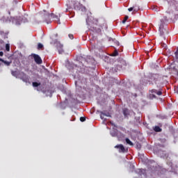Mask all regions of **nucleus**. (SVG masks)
<instances>
[{
    "label": "nucleus",
    "mask_w": 178,
    "mask_h": 178,
    "mask_svg": "<svg viewBox=\"0 0 178 178\" xmlns=\"http://www.w3.org/2000/svg\"><path fill=\"white\" fill-rule=\"evenodd\" d=\"M152 81L155 83L158 88H161V87L163 86V82H162V78L159 76V75L157 74H150L149 75V80L144 79L143 86H147V84H149V86H153L154 83H152Z\"/></svg>",
    "instance_id": "1"
},
{
    "label": "nucleus",
    "mask_w": 178,
    "mask_h": 178,
    "mask_svg": "<svg viewBox=\"0 0 178 178\" xmlns=\"http://www.w3.org/2000/svg\"><path fill=\"white\" fill-rule=\"evenodd\" d=\"M170 19H172V17H170V13H168V15L163 17V18L161 19V23L159 28L160 35H164L165 33H168V31H166V26H168L169 20Z\"/></svg>",
    "instance_id": "2"
},
{
    "label": "nucleus",
    "mask_w": 178,
    "mask_h": 178,
    "mask_svg": "<svg viewBox=\"0 0 178 178\" xmlns=\"http://www.w3.org/2000/svg\"><path fill=\"white\" fill-rule=\"evenodd\" d=\"M163 148H165L163 145H159L154 151L158 156H160V158H163V159H166V158L169 156V154H168V153L163 150Z\"/></svg>",
    "instance_id": "3"
},
{
    "label": "nucleus",
    "mask_w": 178,
    "mask_h": 178,
    "mask_svg": "<svg viewBox=\"0 0 178 178\" xmlns=\"http://www.w3.org/2000/svg\"><path fill=\"white\" fill-rule=\"evenodd\" d=\"M40 16L42 19V21L44 22V23H47V24H50V23H51V14L48 13L47 10H44L42 12H41Z\"/></svg>",
    "instance_id": "4"
},
{
    "label": "nucleus",
    "mask_w": 178,
    "mask_h": 178,
    "mask_svg": "<svg viewBox=\"0 0 178 178\" xmlns=\"http://www.w3.org/2000/svg\"><path fill=\"white\" fill-rule=\"evenodd\" d=\"M127 65L126 61L121 60L115 67L112 68V72L113 73H117L118 71L123 70V69H125Z\"/></svg>",
    "instance_id": "5"
},
{
    "label": "nucleus",
    "mask_w": 178,
    "mask_h": 178,
    "mask_svg": "<svg viewBox=\"0 0 178 178\" xmlns=\"http://www.w3.org/2000/svg\"><path fill=\"white\" fill-rule=\"evenodd\" d=\"M28 20L26 17H18L15 18L13 21V23L15 24V26H20L22 23H27Z\"/></svg>",
    "instance_id": "6"
},
{
    "label": "nucleus",
    "mask_w": 178,
    "mask_h": 178,
    "mask_svg": "<svg viewBox=\"0 0 178 178\" xmlns=\"http://www.w3.org/2000/svg\"><path fill=\"white\" fill-rule=\"evenodd\" d=\"M20 79V80H22V81H24V83H29V84H30V79H29V76H27V74H26V73L22 72H19V78Z\"/></svg>",
    "instance_id": "7"
},
{
    "label": "nucleus",
    "mask_w": 178,
    "mask_h": 178,
    "mask_svg": "<svg viewBox=\"0 0 178 178\" xmlns=\"http://www.w3.org/2000/svg\"><path fill=\"white\" fill-rule=\"evenodd\" d=\"M148 169L152 170V172H156L158 170V167L156 166V163L154 161H149L148 163Z\"/></svg>",
    "instance_id": "8"
},
{
    "label": "nucleus",
    "mask_w": 178,
    "mask_h": 178,
    "mask_svg": "<svg viewBox=\"0 0 178 178\" xmlns=\"http://www.w3.org/2000/svg\"><path fill=\"white\" fill-rule=\"evenodd\" d=\"M115 148H116L117 149H119V152H122L123 154H124V152H127V151H129V149L124 148V146H123V145H122V144L115 145Z\"/></svg>",
    "instance_id": "9"
},
{
    "label": "nucleus",
    "mask_w": 178,
    "mask_h": 178,
    "mask_svg": "<svg viewBox=\"0 0 178 178\" xmlns=\"http://www.w3.org/2000/svg\"><path fill=\"white\" fill-rule=\"evenodd\" d=\"M32 56L34 58V60L37 65H41L42 63V59H41V57L38 54H32Z\"/></svg>",
    "instance_id": "10"
},
{
    "label": "nucleus",
    "mask_w": 178,
    "mask_h": 178,
    "mask_svg": "<svg viewBox=\"0 0 178 178\" xmlns=\"http://www.w3.org/2000/svg\"><path fill=\"white\" fill-rule=\"evenodd\" d=\"M55 44L58 49V54H63V44H60V42H56Z\"/></svg>",
    "instance_id": "11"
},
{
    "label": "nucleus",
    "mask_w": 178,
    "mask_h": 178,
    "mask_svg": "<svg viewBox=\"0 0 178 178\" xmlns=\"http://www.w3.org/2000/svg\"><path fill=\"white\" fill-rule=\"evenodd\" d=\"M81 59L86 62V63H92L94 62V58L91 57V56H87L86 57H81Z\"/></svg>",
    "instance_id": "12"
},
{
    "label": "nucleus",
    "mask_w": 178,
    "mask_h": 178,
    "mask_svg": "<svg viewBox=\"0 0 178 178\" xmlns=\"http://www.w3.org/2000/svg\"><path fill=\"white\" fill-rule=\"evenodd\" d=\"M89 30H91V31H93V33H101V29L97 28V26H95L94 25L88 26Z\"/></svg>",
    "instance_id": "13"
},
{
    "label": "nucleus",
    "mask_w": 178,
    "mask_h": 178,
    "mask_svg": "<svg viewBox=\"0 0 178 178\" xmlns=\"http://www.w3.org/2000/svg\"><path fill=\"white\" fill-rule=\"evenodd\" d=\"M59 17H60V15L58 16L54 13H51V19H54L55 22H57L58 24H60V20L59 19Z\"/></svg>",
    "instance_id": "14"
},
{
    "label": "nucleus",
    "mask_w": 178,
    "mask_h": 178,
    "mask_svg": "<svg viewBox=\"0 0 178 178\" xmlns=\"http://www.w3.org/2000/svg\"><path fill=\"white\" fill-rule=\"evenodd\" d=\"M81 6H83V5L79 1H75L74 3V9H75V10H80Z\"/></svg>",
    "instance_id": "15"
},
{
    "label": "nucleus",
    "mask_w": 178,
    "mask_h": 178,
    "mask_svg": "<svg viewBox=\"0 0 178 178\" xmlns=\"http://www.w3.org/2000/svg\"><path fill=\"white\" fill-rule=\"evenodd\" d=\"M118 132L119 131H118L117 129L113 128V129L110 131V134L112 137H117Z\"/></svg>",
    "instance_id": "16"
},
{
    "label": "nucleus",
    "mask_w": 178,
    "mask_h": 178,
    "mask_svg": "<svg viewBox=\"0 0 178 178\" xmlns=\"http://www.w3.org/2000/svg\"><path fill=\"white\" fill-rule=\"evenodd\" d=\"M167 1L170 6H176V5H177V1H176V0H167Z\"/></svg>",
    "instance_id": "17"
},
{
    "label": "nucleus",
    "mask_w": 178,
    "mask_h": 178,
    "mask_svg": "<svg viewBox=\"0 0 178 178\" xmlns=\"http://www.w3.org/2000/svg\"><path fill=\"white\" fill-rule=\"evenodd\" d=\"M152 94H156L157 95H162V91L157 90L156 89H152L151 90Z\"/></svg>",
    "instance_id": "18"
},
{
    "label": "nucleus",
    "mask_w": 178,
    "mask_h": 178,
    "mask_svg": "<svg viewBox=\"0 0 178 178\" xmlns=\"http://www.w3.org/2000/svg\"><path fill=\"white\" fill-rule=\"evenodd\" d=\"M117 138L119 140V141H120L122 139L124 138V135H123V134H122L121 132L118 131Z\"/></svg>",
    "instance_id": "19"
},
{
    "label": "nucleus",
    "mask_w": 178,
    "mask_h": 178,
    "mask_svg": "<svg viewBox=\"0 0 178 178\" xmlns=\"http://www.w3.org/2000/svg\"><path fill=\"white\" fill-rule=\"evenodd\" d=\"M11 74L14 76V77H16V79H19V76H20V72H17L16 71H12Z\"/></svg>",
    "instance_id": "20"
},
{
    "label": "nucleus",
    "mask_w": 178,
    "mask_h": 178,
    "mask_svg": "<svg viewBox=\"0 0 178 178\" xmlns=\"http://www.w3.org/2000/svg\"><path fill=\"white\" fill-rule=\"evenodd\" d=\"M0 60L2 62V63L5 64L6 66H10V63H12V62H9V61H6L4 60L3 59L0 58Z\"/></svg>",
    "instance_id": "21"
},
{
    "label": "nucleus",
    "mask_w": 178,
    "mask_h": 178,
    "mask_svg": "<svg viewBox=\"0 0 178 178\" xmlns=\"http://www.w3.org/2000/svg\"><path fill=\"white\" fill-rule=\"evenodd\" d=\"M46 94V97H52V91L51 90H47L44 92Z\"/></svg>",
    "instance_id": "22"
},
{
    "label": "nucleus",
    "mask_w": 178,
    "mask_h": 178,
    "mask_svg": "<svg viewBox=\"0 0 178 178\" xmlns=\"http://www.w3.org/2000/svg\"><path fill=\"white\" fill-rule=\"evenodd\" d=\"M154 130L156 133H161V131H162V129H161V127H159V126L154 127Z\"/></svg>",
    "instance_id": "23"
},
{
    "label": "nucleus",
    "mask_w": 178,
    "mask_h": 178,
    "mask_svg": "<svg viewBox=\"0 0 178 178\" xmlns=\"http://www.w3.org/2000/svg\"><path fill=\"white\" fill-rule=\"evenodd\" d=\"M1 20L2 22H3V23H8V22H9V17H6L3 16V17H2Z\"/></svg>",
    "instance_id": "24"
},
{
    "label": "nucleus",
    "mask_w": 178,
    "mask_h": 178,
    "mask_svg": "<svg viewBox=\"0 0 178 178\" xmlns=\"http://www.w3.org/2000/svg\"><path fill=\"white\" fill-rule=\"evenodd\" d=\"M97 112H99L103 116H107V118H111V114L109 113H105L103 111H97Z\"/></svg>",
    "instance_id": "25"
},
{
    "label": "nucleus",
    "mask_w": 178,
    "mask_h": 178,
    "mask_svg": "<svg viewBox=\"0 0 178 178\" xmlns=\"http://www.w3.org/2000/svg\"><path fill=\"white\" fill-rule=\"evenodd\" d=\"M32 86L33 87H38L39 86H41V83L40 82H33L32 83Z\"/></svg>",
    "instance_id": "26"
},
{
    "label": "nucleus",
    "mask_w": 178,
    "mask_h": 178,
    "mask_svg": "<svg viewBox=\"0 0 178 178\" xmlns=\"http://www.w3.org/2000/svg\"><path fill=\"white\" fill-rule=\"evenodd\" d=\"M123 115L124 116H127L129 115V110L127 108L123 109Z\"/></svg>",
    "instance_id": "27"
},
{
    "label": "nucleus",
    "mask_w": 178,
    "mask_h": 178,
    "mask_svg": "<svg viewBox=\"0 0 178 178\" xmlns=\"http://www.w3.org/2000/svg\"><path fill=\"white\" fill-rule=\"evenodd\" d=\"M125 141H126L127 144H129V145H134L133 142H131V140H130V139L127 138L125 139Z\"/></svg>",
    "instance_id": "28"
},
{
    "label": "nucleus",
    "mask_w": 178,
    "mask_h": 178,
    "mask_svg": "<svg viewBox=\"0 0 178 178\" xmlns=\"http://www.w3.org/2000/svg\"><path fill=\"white\" fill-rule=\"evenodd\" d=\"M6 51H7L8 52L10 51V44H6Z\"/></svg>",
    "instance_id": "29"
},
{
    "label": "nucleus",
    "mask_w": 178,
    "mask_h": 178,
    "mask_svg": "<svg viewBox=\"0 0 178 178\" xmlns=\"http://www.w3.org/2000/svg\"><path fill=\"white\" fill-rule=\"evenodd\" d=\"M90 20H91V18L88 17V19H86V24L88 26H91V22H90Z\"/></svg>",
    "instance_id": "30"
},
{
    "label": "nucleus",
    "mask_w": 178,
    "mask_h": 178,
    "mask_svg": "<svg viewBox=\"0 0 178 178\" xmlns=\"http://www.w3.org/2000/svg\"><path fill=\"white\" fill-rule=\"evenodd\" d=\"M42 48H44V45L42 44H41V43H38V49H41Z\"/></svg>",
    "instance_id": "31"
},
{
    "label": "nucleus",
    "mask_w": 178,
    "mask_h": 178,
    "mask_svg": "<svg viewBox=\"0 0 178 178\" xmlns=\"http://www.w3.org/2000/svg\"><path fill=\"white\" fill-rule=\"evenodd\" d=\"M129 19V16H125L124 19L122 20V23L123 24H124V23H126V22H127V19Z\"/></svg>",
    "instance_id": "32"
},
{
    "label": "nucleus",
    "mask_w": 178,
    "mask_h": 178,
    "mask_svg": "<svg viewBox=\"0 0 178 178\" xmlns=\"http://www.w3.org/2000/svg\"><path fill=\"white\" fill-rule=\"evenodd\" d=\"M134 12H138L140 8L138 6H134Z\"/></svg>",
    "instance_id": "33"
},
{
    "label": "nucleus",
    "mask_w": 178,
    "mask_h": 178,
    "mask_svg": "<svg viewBox=\"0 0 178 178\" xmlns=\"http://www.w3.org/2000/svg\"><path fill=\"white\" fill-rule=\"evenodd\" d=\"M161 47L164 48V49H166V48H168V45H166V44L165 43H161Z\"/></svg>",
    "instance_id": "34"
},
{
    "label": "nucleus",
    "mask_w": 178,
    "mask_h": 178,
    "mask_svg": "<svg viewBox=\"0 0 178 178\" xmlns=\"http://www.w3.org/2000/svg\"><path fill=\"white\" fill-rule=\"evenodd\" d=\"M80 120L81 122H86V117H81Z\"/></svg>",
    "instance_id": "35"
},
{
    "label": "nucleus",
    "mask_w": 178,
    "mask_h": 178,
    "mask_svg": "<svg viewBox=\"0 0 178 178\" xmlns=\"http://www.w3.org/2000/svg\"><path fill=\"white\" fill-rule=\"evenodd\" d=\"M175 56H176V58L177 59V62H178V47H177V49L175 52Z\"/></svg>",
    "instance_id": "36"
},
{
    "label": "nucleus",
    "mask_w": 178,
    "mask_h": 178,
    "mask_svg": "<svg viewBox=\"0 0 178 178\" xmlns=\"http://www.w3.org/2000/svg\"><path fill=\"white\" fill-rule=\"evenodd\" d=\"M68 37L69 38H70V40H73V38H74V37L72 34L68 35Z\"/></svg>",
    "instance_id": "37"
},
{
    "label": "nucleus",
    "mask_w": 178,
    "mask_h": 178,
    "mask_svg": "<svg viewBox=\"0 0 178 178\" xmlns=\"http://www.w3.org/2000/svg\"><path fill=\"white\" fill-rule=\"evenodd\" d=\"M119 55V53L118 51H115L113 54V56H118Z\"/></svg>",
    "instance_id": "38"
},
{
    "label": "nucleus",
    "mask_w": 178,
    "mask_h": 178,
    "mask_svg": "<svg viewBox=\"0 0 178 178\" xmlns=\"http://www.w3.org/2000/svg\"><path fill=\"white\" fill-rule=\"evenodd\" d=\"M134 8L131 7V8H129L128 9V10H129V12H133V10H134Z\"/></svg>",
    "instance_id": "39"
},
{
    "label": "nucleus",
    "mask_w": 178,
    "mask_h": 178,
    "mask_svg": "<svg viewBox=\"0 0 178 178\" xmlns=\"http://www.w3.org/2000/svg\"><path fill=\"white\" fill-rule=\"evenodd\" d=\"M111 124H112V126H114V127H117L116 125L113 122H111Z\"/></svg>",
    "instance_id": "40"
},
{
    "label": "nucleus",
    "mask_w": 178,
    "mask_h": 178,
    "mask_svg": "<svg viewBox=\"0 0 178 178\" xmlns=\"http://www.w3.org/2000/svg\"><path fill=\"white\" fill-rule=\"evenodd\" d=\"M0 56H3V52L0 51Z\"/></svg>",
    "instance_id": "41"
},
{
    "label": "nucleus",
    "mask_w": 178,
    "mask_h": 178,
    "mask_svg": "<svg viewBox=\"0 0 178 178\" xmlns=\"http://www.w3.org/2000/svg\"><path fill=\"white\" fill-rule=\"evenodd\" d=\"M100 118L102 120H104V116H102V114L100 115Z\"/></svg>",
    "instance_id": "42"
},
{
    "label": "nucleus",
    "mask_w": 178,
    "mask_h": 178,
    "mask_svg": "<svg viewBox=\"0 0 178 178\" xmlns=\"http://www.w3.org/2000/svg\"><path fill=\"white\" fill-rule=\"evenodd\" d=\"M153 10L157 11L158 10V8H153Z\"/></svg>",
    "instance_id": "43"
},
{
    "label": "nucleus",
    "mask_w": 178,
    "mask_h": 178,
    "mask_svg": "<svg viewBox=\"0 0 178 178\" xmlns=\"http://www.w3.org/2000/svg\"><path fill=\"white\" fill-rule=\"evenodd\" d=\"M75 86H77V81H75Z\"/></svg>",
    "instance_id": "44"
},
{
    "label": "nucleus",
    "mask_w": 178,
    "mask_h": 178,
    "mask_svg": "<svg viewBox=\"0 0 178 178\" xmlns=\"http://www.w3.org/2000/svg\"><path fill=\"white\" fill-rule=\"evenodd\" d=\"M1 62H2L1 60H0V66H1V65H2V63H1Z\"/></svg>",
    "instance_id": "45"
},
{
    "label": "nucleus",
    "mask_w": 178,
    "mask_h": 178,
    "mask_svg": "<svg viewBox=\"0 0 178 178\" xmlns=\"http://www.w3.org/2000/svg\"><path fill=\"white\" fill-rule=\"evenodd\" d=\"M15 3H17V0H15Z\"/></svg>",
    "instance_id": "46"
},
{
    "label": "nucleus",
    "mask_w": 178,
    "mask_h": 178,
    "mask_svg": "<svg viewBox=\"0 0 178 178\" xmlns=\"http://www.w3.org/2000/svg\"><path fill=\"white\" fill-rule=\"evenodd\" d=\"M8 14H10V11H9V12H8Z\"/></svg>",
    "instance_id": "47"
},
{
    "label": "nucleus",
    "mask_w": 178,
    "mask_h": 178,
    "mask_svg": "<svg viewBox=\"0 0 178 178\" xmlns=\"http://www.w3.org/2000/svg\"><path fill=\"white\" fill-rule=\"evenodd\" d=\"M83 9H86V7H83Z\"/></svg>",
    "instance_id": "48"
},
{
    "label": "nucleus",
    "mask_w": 178,
    "mask_h": 178,
    "mask_svg": "<svg viewBox=\"0 0 178 178\" xmlns=\"http://www.w3.org/2000/svg\"><path fill=\"white\" fill-rule=\"evenodd\" d=\"M132 168H134V165H133Z\"/></svg>",
    "instance_id": "49"
},
{
    "label": "nucleus",
    "mask_w": 178,
    "mask_h": 178,
    "mask_svg": "<svg viewBox=\"0 0 178 178\" xmlns=\"http://www.w3.org/2000/svg\"><path fill=\"white\" fill-rule=\"evenodd\" d=\"M95 22H97V19H95Z\"/></svg>",
    "instance_id": "50"
}]
</instances>
